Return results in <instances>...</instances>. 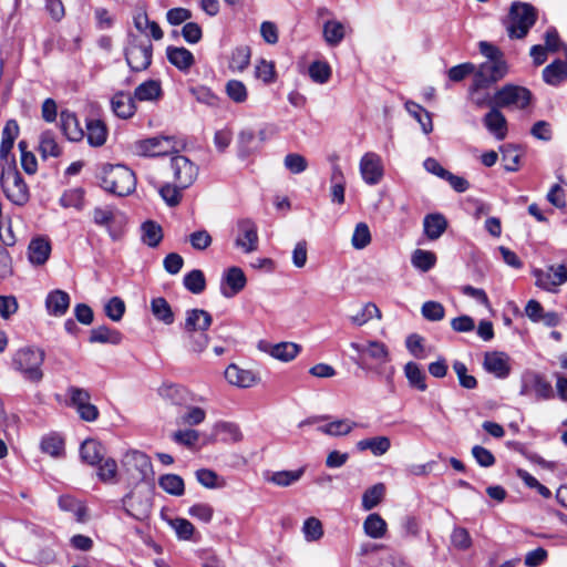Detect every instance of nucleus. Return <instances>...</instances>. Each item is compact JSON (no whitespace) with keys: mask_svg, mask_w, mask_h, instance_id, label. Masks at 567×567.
<instances>
[{"mask_svg":"<svg viewBox=\"0 0 567 567\" xmlns=\"http://www.w3.org/2000/svg\"><path fill=\"white\" fill-rule=\"evenodd\" d=\"M213 323L212 315L204 309H188L185 312V321L182 326L187 349L200 353L209 344L207 330Z\"/></svg>","mask_w":567,"mask_h":567,"instance_id":"nucleus-1","label":"nucleus"},{"mask_svg":"<svg viewBox=\"0 0 567 567\" xmlns=\"http://www.w3.org/2000/svg\"><path fill=\"white\" fill-rule=\"evenodd\" d=\"M101 187L116 196H127L135 190L136 177L132 169L124 165H105L100 176Z\"/></svg>","mask_w":567,"mask_h":567,"instance_id":"nucleus-2","label":"nucleus"},{"mask_svg":"<svg viewBox=\"0 0 567 567\" xmlns=\"http://www.w3.org/2000/svg\"><path fill=\"white\" fill-rule=\"evenodd\" d=\"M45 353L42 349L35 347H24L17 350L11 360V367L14 371L31 382L39 383L43 378L41 369Z\"/></svg>","mask_w":567,"mask_h":567,"instance_id":"nucleus-3","label":"nucleus"},{"mask_svg":"<svg viewBox=\"0 0 567 567\" xmlns=\"http://www.w3.org/2000/svg\"><path fill=\"white\" fill-rule=\"evenodd\" d=\"M536 20L537 11L532 4L515 1L503 23L511 39H524Z\"/></svg>","mask_w":567,"mask_h":567,"instance_id":"nucleus-4","label":"nucleus"},{"mask_svg":"<svg viewBox=\"0 0 567 567\" xmlns=\"http://www.w3.org/2000/svg\"><path fill=\"white\" fill-rule=\"evenodd\" d=\"M0 184L6 197L14 205L23 206L29 202V187L18 172L14 161L2 167Z\"/></svg>","mask_w":567,"mask_h":567,"instance_id":"nucleus-5","label":"nucleus"},{"mask_svg":"<svg viewBox=\"0 0 567 567\" xmlns=\"http://www.w3.org/2000/svg\"><path fill=\"white\" fill-rule=\"evenodd\" d=\"M124 54L127 65L133 72L144 71L152 63L153 44L150 40H143L135 34H130Z\"/></svg>","mask_w":567,"mask_h":567,"instance_id":"nucleus-6","label":"nucleus"},{"mask_svg":"<svg viewBox=\"0 0 567 567\" xmlns=\"http://www.w3.org/2000/svg\"><path fill=\"white\" fill-rule=\"evenodd\" d=\"M122 466L125 473L136 482L154 478L153 464L144 452L137 450L126 452L122 458Z\"/></svg>","mask_w":567,"mask_h":567,"instance_id":"nucleus-7","label":"nucleus"},{"mask_svg":"<svg viewBox=\"0 0 567 567\" xmlns=\"http://www.w3.org/2000/svg\"><path fill=\"white\" fill-rule=\"evenodd\" d=\"M532 97L533 94L527 87L506 84L495 92L494 104L496 107L524 110L529 105Z\"/></svg>","mask_w":567,"mask_h":567,"instance_id":"nucleus-8","label":"nucleus"},{"mask_svg":"<svg viewBox=\"0 0 567 567\" xmlns=\"http://www.w3.org/2000/svg\"><path fill=\"white\" fill-rule=\"evenodd\" d=\"M134 148L137 155L150 157L163 156L177 152L175 137L167 135H157L136 141Z\"/></svg>","mask_w":567,"mask_h":567,"instance_id":"nucleus-9","label":"nucleus"},{"mask_svg":"<svg viewBox=\"0 0 567 567\" xmlns=\"http://www.w3.org/2000/svg\"><path fill=\"white\" fill-rule=\"evenodd\" d=\"M507 74L505 61H486L474 72L473 83L476 89H488Z\"/></svg>","mask_w":567,"mask_h":567,"instance_id":"nucleus-10","label":"nucleus"},{"mask_svg":"<svg viewBox=\"0 0 567 567\" xmlns=\"http://www.w3.org/2000/svg\"><path fill=\"white\" fill-rule=\"evenodd\" d=\"M535 285L548 292H557L558 287L567 281V268L565 265H550L545 270L535 269Z\"/></svg>","mask_w":567,"mask_h":567,"instance_id":"nucleus-11","label":"nucleus"},{"mask_svg":"<svg viewBox=\"0 0 567 567\" xmlns=\"http://www.w3.org/2000/svg\"><path fill=\"white\" fill-rule=\"evenodd\" d=\"M171 169L175 183L182 188H188L198 175V167L184 155H175L171 158Z\"/></svg>","mask_w":567,"mask_h":567,"instance_id":"nucleus-12","label":"nucleus"},{"mask_svg":"<svg viewBox=\"0 0 567 567\" xmlns=\"http://www.w3.org/2000/svg\"><path fill=\"white\" fill-rule=\"evenodd\" d=\"M237 237L235 245L244 252L250 254L258 248V230L256 224L249 218L237 221Z\"/></svg>","mask_w":567,"mask_h":567,"instance_id":"nucleus-13","label":"nucleus"},{"mask_svg":"<svg viewBox=\"0 0 567 567\" xmlns=\"http://www.w3.org/2000/svg\"><path fill=\"white\" fill-rule=\"evenodd\" d=\"M360 173L369 185H377L383 176L381 157L373 152L365 153L360 161Z\"/></svg>","mask_w":567,"mask_h":567,"instance_id":"nucleus-14","label":"nucleus"},{"mask_svg":"<svg viewBox=\"0 0 567 567\" xmlns=\"http://www.w3.org/2000/svg\"><path fill=\"white\" fill-rule=\"evenodd\" d=\"M247 279L239 267H230L224 275L220 291L226 298L239 293L246 286Z\"/></svg>","mask_w":567,"mask_h":567,"instance_id":"nucleus-15","label":"nucleus"},{"mask_svg":"<svg viewBox=\"0 0 567 567\" xmlns=\"http://www.w3.org/2000/svg\"><path fill=\"white\" fill-rule=\"evenodd\" d=\"M483 367L487 372L504 379L511 372L509 357L499 351L486 352Z\"/></svg>","mask_w":567,"mask_h":567,"instance_id":"nucleus-16","label":"nucleus"},{"mask_svg":"<svg viewBox=\"0 0 567 567\" xmlns=\"http://www.w3.org/2000/svg\"><path fill=\"white\" fill-rule=\"evenodd\" d=\"M351 348L357 352L375 360L380 365L390 361L388 347L380 341H369L365 344L352 342Z\"/></svg>","mask_w":567,"mask_h":567,"instance_id":"nucleus-17","label":"nucleus"},{"mask_svg":"<svg viewBox=\"0 0 567 567\" xmlns=\"http://www.w3.org/2000/svg\"><path fill=\"white\" fill-rule=\"evenodd\" d=\"M499 109L495 105L492 106L489 112L484 115L483 123L491 134L502 141L507 134V121Z\"/></svg>","mask_w":567,"mask_h":567,"instance_id":"nucleus-18","label":"nucleus"},{"mask_svg":"<svg viewBox=\"0 0 567 567\" xmlns=\"http://www.w3.org/2000/svg\"><path fill=\"white\" fill-rule=\"evenodd\" d=\"M51 252L50 240L44 237L33 238L28 247V257L32 265L41 266L49 259Z\"/></svg>","mask_w":567,"mask_h":567,"instance_id":"nucleus-19","label":"nucleus"},{"mask_svg":"<svg viewBox=\"0 0 567 567\" xmlns=\"http://www.w3.org/2000/svg\"><path fill=\"white\" fill-rule=\"evenodd\" d=\"M166 56L169 63L183 72H187L195 64L193 53L183 47H168Z\"/></svg>","mask_w":567,"mask_h":567,"instance_id":"nucleus-20","label":"nucleus"},{"mask_svg":"<svg viewBox=\"0 0 567 567\" xmlns=\"http://www.w3.org/2000/svg\"><path fill=\"white\" fill-rule=\"evenodd\" d=\"M60 126L68 140L78 142L84 136V131L80 126L79 120L74 113L62 111L60 114Z\"/></svg>","mask_w":567,"mask_h":567,"instance_id":"nucleus-21","label":"nucleus"},{"mask_svg":"<svg viewBox=\"0 0 567 567\" xmlns=\"http://www.w3.org/2000/svg\"><path fill=\"white\" fill-rule=\"evenodd\" d=\"M114 114L121 118L132 117L136 111L134 97L124 92H117L111 100Z\"/></svg>","mask_w":567,"mask_h":567,"instance_id":"nucleus-22","label":"nucleus"},{"mask_svg":"<svg viewBox=\"0 0 567 567\" xmlns=\"http://www.w3.org/2000/svg\"><path fill=\"white\" fill-rule=\"evenodd\" d=\"M424 234L430 240L439 239L447 228L446 218L440 214H429L423 220Z\"/></svg>","mask_w":567,"mask_h":567,"instance_id":"nucleus-23","label":"nucleus"},{"mask_svg":"<svg viewBox=\"0 0 567 567\" xmlns=\"http://www.w3.org/2000/svg\"><path fill=\"white\" fill-rule=\"evenodd\" d=\"M104 446L99 441L93 439L85 440L80 449L82 461L90 465L100 464L104 458Z\"/></svg>","mask_w":567,"mask_h":567,"instance_id":"nucleus-24","label":"nucleus"},{"mask_svg":"<svg viewBox=\"0 0 567 567\" xmlns=\"http://www.w3.org/2000/svg\"><path fill=\"white\" fill-rule=\"evenodd\" d=\"M45 305L50 315L61 317L70 307V296L63 290H54L48 295Z\"/></svg>","mask_w":567,"mask_h":567,"instance_id":"nucleus-25","label":"nucleus"},{"mask_svg":"<svg viewBox=\"0 0 567 567\" xmlns=\"http://www.w3.org/2000/svg\"><path fill=\"white\" fill-rule=\"evenodd\" d=\"M226 380L234 385L240 388H249L254 385L256 378L255 374L249 370L240 369L236 364H230L225 370Z\"/></svg>","mask_w":567,"mask_h":567,"instance_id":"nucleus-26","label":"nucleus"},{"mask_svg":"<svg viewBox=\"0 0 567 567\" xmlns=\"http://www.w3.org/2000/svg\"><path fill=\"white\" fill-rule=\"evenodd\" d=\"M123 504L125 512L138 520L148 517L152 508L150 499H137L133 495H126L123 499Z\"/></svg>","mask_w":567,"mask_h":567,"instance_id":"nucleus-27","label":"nucleus"},{"mask_svg":"<svg viewBox=\"0 0 567 567\" xmlns=\"http://www.w3.org/2000/svg\"><path fill=\"white\" fill-rule=\"evenodd\" d=\"M19 135V125L16 120H9L2 131L0 144V158L8 162V156L13 148L16 138Z\"/></svg>","mask_w":567,"mask_h":567,"instance_id":"nucleus-28","label":"nucleus"},{"mask_svg":"<svg viewBox=\"0 0 567 567\" xmlns=\"http://www.w3.org/2000/svg\"><path fill=\"white\" fill-rule=\"evenodd\" d=\"M567 79V64L559 59L548 64L543 70V80L553 86H557Z\"/></svg>","mask_w":567,"mask_h":567,"instance_id":"nucleus-29","label":"nucleus"},{"mask_svg":"<svg viewBox=\"0 0 567 567\" xmlns=\"http://www.w3.org/2000/svg\"><path fill=\"white\" fill-rule=\"evenodd\" d=\"M123 336L116 330L109 328L107 326H100L91 330L89 341L91 343H110V344H120L122 342Z\"/></svg>","mask_w":567,"mask_h":567,"instance_id":"nucleus-30","label":"nucleus"},{"mask_svg":"<svg viewBox=\"0 0 567 567\" xmlns=\"http://www.w3.org/2000/svg\"><path fill=\"white\" fill-rule=\"evenodd\" d=\"M391 447V441L388 436H374L361 440L357 443L359 451H371L374 456L385 454Z\"/></svg>","mask_w":567,"mask_h":567,"instance_id":"nucleus-31","label":"nucleus"},{"mask_svg":"<svg viewBox=\"0 0 567 567\" xmlns=\"http://www.w3.org/2000/svg\"><path fill=\"white\" fill-rule=\"evenodd\" d=\"M151 311L153 316L165 324H172L175 320L174 312L167 300L163 297L151 300Z\"/></svg>","mask_w":567,"mask_h":567,"instance_id":"nucleus-32","label":"nucleus"},{"mask_svg":"<svg viewBox=\"0 0 567 567\" xmlns=\"http://www.w3.org/2000/svg\"><path fill=\"white\" fill-rule=\"evenodd\" d=\"M87 142L91 146L99 147L106 142L107 128L100 120H90L86 123Z\"/></svg>","mask_w":567,"mask_h":567,"instance_id":"nucleus-33","label":"nucleus"},{"mask_svg":"<svg viewBox=\"0 0 567 567\" xmlns=\"http://www.w3.org/2000/svg\"><path fill=\"white\" fill-rule=\"evenodd\" d=\"M238 155L243 158L248 157L259 150L260 143L257 141L255 133L250 130H244L238 135Z\"/></svg>","mask_w":567,"mask_h":567,"instance_id":"nucleus-34","label":"nucleus"},{"mask_svg":"<svg viewBox=\"0 0 567 567\" xmlns=\"http://www.w3.org/2000/svg\"><path fill=\"white\" fill-rule=\"evenodd\" d=\"M250 58H251V50L248 45L236 47L231 51L228 66L233 71L243 72L249 65Z\"/></svg>","mask_w":567,"mask_h":567,"instance_id":"nucleus-35","label":"nucleus"},{"mask_svg":"<svg viewBox=\"0 0 567 567\" xmlns=\"http://www.w3.org/2000/svg\"><path fill=\"white\" fill-rule=\"evenodd\" d=\"M162 489L173 496H182L185 493L184 480L177 474H164L158 478Z\"/></svg>","mask_w":567,"mask_h":567,"instance_id":"nucleus-36","label":"nucleus"},{"mask_svg":"<svg viewBox=\"0 0 567 567\" xmlns=\"http://www.w3.org/2000/svg\"><path fill=\"white\" fill-rule=\"evenodd\" d=\"M142 241L150 247H157L163 239L162 227L153 221L147 220L142 224Z\"/></svg>","mask_w":567,"mask_h":567,"instance_id":"nucleus-37","label":"nucleus"},{"mask_svg":"<svg viewBox=\"0 0 567 567\" xmlns=\"http://www.w3.org/2000/svg\"><path fill=\"white\" fill-rule=\"evenodd\" d=\"M363 529L371 538H381L386 533V523L379 514L373 513L365 518Z\"/></svg>","mask_w":567,"mask_h":567,"instance_id":"nucleus-38","label":"nucleus"},{"mask_svg":"<svg viewBox=\"0 0 567 567\" xmlns=\"http://www.w3.org/2000/svg\"><path fill=\"white\" fill-rule=\"evenodd\" d=\"M385 495V485L383 483H377L373 486L365 489L362 495V507L364 511H371L383 499Z\"/></svg>","mask_w":567,"mask_h":567,"instance_id":"nucleus-39","label":"nucleus"},{"mask_svg":"<svg viewBox=\"0 0 567 567\" xmlns=\"http://www.w3.org/2000/svg\"><path fill=\"white\" fill-rule=\"evenodd\" d=\"M39 151L43 158H47L48 156L59 157L61 155V147L56 143L52 131H45L41 134Z\"/></svg>","mask_w":567,"mask_h":567,"instance_id":"nucleus-40","label":"nucleus"},{"mask_svg":"<svg viewBox=\"0 0 567 567\" xmlns=\"http://www.w3.org/2000/svg\"><path fill=\"white\" fill-rule=\"evenodd\" d=\"M355 425V422L348 419L337 420L326 425L319 426L318 431L331 436H342L349 434Z\"/></svg>","mask_w":567,"mask_h":567,"instance_id":"nucleus-41","label":"nucleus"},{"mask_svg":"<svg viewBox=\"0 0 567 567\" xmlns=\"http://www.w3.org/2000/svg\"><path fill=\"white\" fill-rule=\"evenodd\" d=\"M323 38L331 45H338L344 38V27L341 22L329 20L323 24Z\"/></svg>","mask_w":567,"mask_h":567,"instance_id":"nucleus-42","label":"nucleus"},{"mask_svg":"<svg viewBox=\"0 0 567 567\" xmlns=\"http://www.w3.org/2000/svg\"><path fill=\"white\" fill-rule=\"evenodd\" d=\"M405 109L421 124L422 130L425 134L432 132V120L430 113L425 109H423L420 104L414 102H406Z\"/></svg>","mask_w":567,"mask_h":567,"instance_id":"nucleus-43","label":"nucleus"},{"mask_svg":"<svg viewBox=\"0 0 567 567\" xmlns=\"http://www.w3.org/2000/svg\"><path fill=\"white\" fill-rule=\"evenodd\" d=\"M404 373L411 386L420 391L426 390L425 373L420 369L415 362H408L404 365Z\"/></svg>","mask_w":567,"mask_h":567,"instance_id":"nucleus-44","label":"nucleus"},{"mask_svg":"<svg viewBox=\"0 0 567 567\" xmlns=\"http://www.w3.org/2000/svg\"><path fill=\"white\" fill-rule=\"evenodd\" d=\"M162 93L161 85L157 81L148 80L140 84L134 91V99L138 101H152L157 99Z\"/></svg>","mask_w":567,"mask_h":567,"instance_id":"nucleus-45","label":"nucleus"},{"mask_svg":"<svg viewBox=\"0 0 567 567\" xmlns=\"http://www.w3.org/2000/svg\"><path fill=\"white\" fill-rule=\"evenodd\" d=\"M301 347L293 342H280L272 346L270 354L281 361H290L297 357Z\"/></svg>","mask_w":567,"mask_h":567,"instance_id":"nucleus-46","label":"nucleus"},{"mask_svg":"<svg viewBox=\"0 0 567 567\" xmlns=\"http://www.w3.org/2000/svg\"><path fill=\"white\" fill-rule=\"evenodd\" d=\"M411 262L416 269L426 272L435 266L436 256L432 251L416 249L412 254Z\"/></svg>","mask_w":567,"mask_h":567,"instance_id":"nucleus-47","label":"nucleus"},{"mask_svg":"<svg viewBox=\"0 0 567 567\" xmlns=\"http://www.w3.org/2000/svg\"><path fill=\"white\" fill-rule=\"evenodd\" d=\"M41 451L53 457H59L64 453V442L58 434H50L41 440Z\"/></svg>","mask_w":567,"mask_h":567,"instance_id":"nucleus-48","label":"nucleus"},{"mask_svg":"<svg viewBox=\"0 0 567 567\" xmlns=\"http://www.w3.org/2000/svg\"><path fill=\"white\" fill-rule=\"evenodd\" d=\"M184 286L192 293H202L206 288V279L204 272L199 269H194L185 275Z\"/></svg>","mask_w":567,"mask_h":567,"instance_id":"nucleus-49","label":"nucleus"},{"mask_svg":"<svg viewBox=\"0 0 567 567\" xmlns=\"http://www.w3.org/2000/svg\"><path fill=\"white\" fill-rule=\"evenodd\" d=\"M303 468H299L296 471H279L272 473L268 481L278 486L287 487L298 482L303 475Z\"/></svg>","mask_w":567,"mask_h":567,"instance_id":"nucleus-50","label":"nucleus"},{"mask_svg":"<svg viewBox=\"0 0 567 567\" xmlns=\"http://www.w3.org/2000/svg\"><path fill=\"white\" fill-rule=\"evenodd\" d=\"M60 204L64 208L73 207L81 210L84 206V190L82 188L65 190L60 198Z\"/></svg>","mask_w":567,"mask_h":567,"instance_id":"nucleus-51","label":"nucleus"},{"mask_svg":"<svg viewBox=\"0 0 567 567\" xmlns=\"http://www.w3.org/2000/svg\"><path fill=\"white\" fill-rule=\"evenodd\" d=\"M93 221L102 227H106L109 229V235L113 239H117L120 234H113L110 229V225L114 220V213L111 207H95L92 212Z\"/></svg>","mask_w":567,"mask_h":567,"instance_id":"nucleus-52","label":"nucleus"},{"mask_svg":"<svg viewBox=\"0 0 567 567\" xmlns=\"http://www.w3.org/2000/svg\"><path fill=\"white\" fill-rule=\"evenodd\" d=\"M310 79L319 84L327 83L331 76V68L324 61H315L309 65Z\"/></svg>","mask_w":567,"mask_h":567,"instance_id":"nucleus-53","label":"nucleus"},{"mask_svg":"<svg viewBox=\"0 0 567 567\" xmlns=\"http://www.w3.org/2000/svg\"><path fill=\"white\" fill-rule=\"evenodd\" d=\"M97 476L100 481L103 483L112 484L116 482L117 475V464L114 458H103V461L97 464Z\"/></svg>","mask_w":567,"mask_h":567,"instance_id":"nucleus-54","label":"nucleus"},{"mask_svg":"<svg viewBox=\"0 0 567 567\" xmlns=\"http://www.w3.org/2000/svg\"><path fill=\"white\" fill-rule=\"evenodd\" d=\"M184 188L181 187L177 183L174 185L166 183L159 188V195L163 200L171 207L177 206L182 200V190Z\"/></svg>","mask_w":567,"mask_h":567,"instance_id":"nucleus-55","label":"nucleus"},{"mask_svg":"<svg viewBox=\"0 0 567 567\" xmlns=\"http://www.w3.org/2000/svg\"><path fill=\"white\" fill-rule=\"evenodd\" d=\"M501 151L504 168L508 172L517 171L520 158L519 150L514 145H505L501 148Z\"/></svg>","mask_w":567,"mask_h":567,"instance_id":"nucleus-56","label":"nucleus"},{"mask_svg":"<svg viewBox=\"0 0 567 567\" xmlns=\"http://www.w3.org/2000/svg\"><path fill=\"white\" fill-rule=\"evenodd\" d=\"M226 93L235 103H244L248 97L247 87L239 80H229L226 83Z\"/></svg>","mask_w":567,"mask_h":567,"instance_id":"nucleus-57","label":"nucleus"},{"mask_svg":"<svg viewBox=\"0 0 567 567\" xmlns=\"http://www.w3.org/2000/svg\"><path fill=\"white\" fill-rule=\"evenodd\" d=\"M373 317L381 318V311L374 303L368 302L358 311V313L351 316L350 319L352 323L362 326Z\"/></svg>","mask_w":567,"mask_h":567,"instance_id":"nucleus-58","label":"nucleus"},{"mask_svg":"<svg viewBox=\"0 0 567 567\" xmlns=\"http://www.w3.org/2000/svg\"><path fill=\"white\" fill-rule=\"evenodd\" d=\"M125 309V302L120 297H112L104 306L105 315L115 322L123 318Z\"/></svg>","mask_w":567,"mask_h":567,"instance_id":"nucleus-59","label":"nucleus"},{"mask_svg":"<svg viewBox=\"0 0 567 567\" xmlns=\"http://www.w3.org/2000/svg\"><path fill=\"white\" fill-rule=\"evenodd\" d=\"M19 150L21 152V166L27 174H34L38 169V162L33 153L28 151V143L25 141L19 142Z\"/></svg>","mask_w":567,"mask_h":567,"instance_id":"nucleus-60","label":"nucleus"},{"mask_svg":"<svg viewBox=\"0 0 567 567\" xmlns=\"http://www.w3.org/2000/svg\"><path fill=\"white\" fill-rule=\"evenodd\" d=\"M255 76L266 84L275 82L276 71L274 63L268 62L264 59L258 61V63L255 66Z\"/></svg>","mask_w":567,"mask_h":567,"instance_id":"nucleus-61","label":"nucleus"},{"mask_svg":"<svg viewBox=\"0 0 567 567\" xmlns=\"http://www.w3.org/2000/svg\"><path fill=\"white\" fill-rule=\"evenodd\" d=\"M302 530L308 542H316L323 535L322 524L316 517L307 518L303 523Z\"/></svg>","mask_w":567,"mask_h":567,"instance_id":"nucleus-62","label":"nucleus"},{"mask_svg":"<svg viewBox=\"0 0 567 567\" xmlns=\"http://www.w3.org/2000/svg\"><path fill=\"white\" fill-rule=\"evenodd\" d=\"M422 316L429 321H440L445 316V309L437 301H426L421 309Z\"/></svg>","mask_w":567,"mask_h":567,"instance_id":"nucleus-63","label":"nucleus"},{"mask_svg":"<svg viewBox=\"0 0 567 567\" xmlns=\"http://www.w3.org/2000/svg\"><path fill=\"white\" fill-rule=\"evenodd\" d=\"M285 167L292 174H300L308 167V162L305 156L298 153H289L284 159Z\"/></svg>","mask_w":567,"mask_h":567,"instance_id":"nucleus-64","label":"nucleus"}]
</instances>
